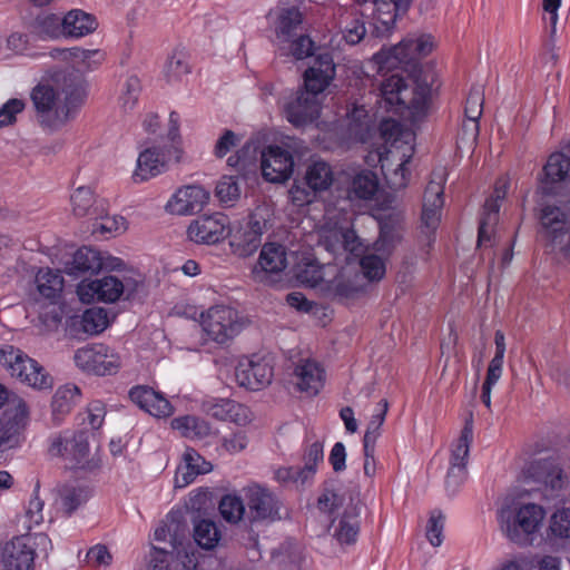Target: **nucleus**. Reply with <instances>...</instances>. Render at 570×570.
I'll return each mask as SVG.
<instances>
[{"instance_id":"1","label":"nucleus","mask_w":570,"mask_h":570,"mask_svg":"<svg viewBox=\"0 0 570 570\" xmlns=\"http://www.w3.org/2000/svg\"><path fill=\"white\" fill-rule=\"evenodd\" d=\"M399 239L396 228L387 222L380 223V236L371 253L350 226L325 228L321 234V246L334 256L336 265L345 262L333 277L334 294L348 298L364 288V278L380 281L385 275V259Z\"/></svg>"},{"instance_id":"2","label":"nucleus","mask_w":570,"mask_h":570,"mask_svg":"<svg viewBox=\"0 0 570 570\" xmlns=\"http://www.w3.org/2000/svg\"><path fill=\"white\" fill-rule=\"evenodd\" d=\"M426 40L423 37L402 40L396 46L383 48L373 56L380 73L401 69L407 72L411 88L404 78L393 73L381 85L382 98L390 107L406 105L424 106L428 101V83L421 60L425 55Z\"/></svg>"},{"instance_id":"3","label":"nucleus","mask_w":570,"mask_h":570,"mask_svg":"<svg viewBox=\"0 0 570 570\" xmlns=\"http://www.w3.org/2000/svg\"><path fill=\"white\" fill-rule=\"evenodd\" d=\"M85 89L79 80L59 78L52 85L39 83L31 91V100L40 126L50 132L67 126L78 114L85 100Z\"/></svg>"},{"instance_id":"4","label":"nucleus","mask_w":570,"mask_h":570,"mask_svg":"<svg viewBox=\"0 0 570 570\" xmlns=\"http://www.w3.org/2000/svg\"><path fill=\"white\" fill-rule=\"evenodd\" d=\"M336 68L330 53H320L304 72L305 90L284 105L286 119L295 127L314 122L321 112L318 95L322 94L335 78Z\"/></svg>"},{"instance_id":"5","label":"nucleus","mask_w":570,"mask_h":570,"mask_svg":"<svg viewBox=\"0 0 570 570\" xmlns=\"http://www.w3.org/2000/svg\"><path fill=\"white\" fill-rule=\"evenodd\" d=\"M380 135L383 142L376 154L382 173L391 188H403L409 180L406 165L414 154V132L396 120L384 119L380 124Z\"/></svg>"},{"instance_id":"6","label":"nucleus","mask_w":570,"mask_h":570,"mask_svg":"<svg viewBox=\"0 0 570 570\" xmlns=\"http://www.w3.org/2000/svg\"><path fill=\"white\" fill-rule=\"evenodd\" d=\"M180 117L176 111L169 114L167 139L169 144L151 146L141 150L132 173L135 183H144L165 173L171 163L180 161L183 149L179 135Z\"/></svg>"},{"instance_id":"7","label":"nucleus","mask_w":570,"mask_h":570,"mask_svg":"<svg viewBox=\"0 0 570 570\" xmlns=\"http://www.w3.org/2000/svg\"><path fill=\"white\" fill-rule=\"evenodd\" d=\"M546 517L542 505L507 500L498 511V522L505 537L518 544L527 543L541 528Z\"/></svg>"},{"instance_id":"8","label":"nucleus","mask_w":570,"mask_h":570,"mask_svg":"<svg viewBox=\"0 0 570 570\" xmlns=\"http://www.w3.org/2000/svg\"><path fill=\"white\" fill-rule=\"evenodd\" d=\"M302 19V12L294 6L279 9L274 40L279 56L303 60L314 55V41L308 36L298 32Z\"/></svg>"},{"instance_id":"9","label":"nucleus","mask_w":570,"mask_h":570,"mask_svg":"<svg viewBox=\"0 0 570 570\" xmlns=\"http://www.w3.org/2000/svg\"><path fill=\"white\" fill-rule=\"evenodd\" d=\"M0 366L11 379L33 390L45 391L53 386V377L48 371L14 345H0Z\"/></svg>"},{"instance_id":"10","label":"nucleus","mask_w":570,"mask_h":570,"mask_svg":"<svg viewBox=\"0 0 570 570\" xmlns=\"http://www.w3.org/2000/svg\"><path fill=\"white\" fill-rule=\"evenodd\" d=\"M199 324L207 340L218 345H227L245 327V322L232 306L216 304L203 311Z\"/></svg>"},{"instance_id":"11","label":"nucleus","mask_w":570,"mask_h":570,"mask_svg":"<svg viewBox=\"0 0 570 570\" xmlns=\"http://www.w3.org/2000/svg\"><path fill=\"white\" fill-rule=\"evenodd\" d=\"M540 234L552 252L570 262V235L567 214L557 206L546 205L539 215Z\"/></svg>"},{"instance_id":"12","label":"nucleus","mask_w":570,"mask_h":570,"mask_svg":"<svg viewBox=\"0 0 570 570\" xmlns=\"http://www.w3.org/2000/svg\"><path fill=\"white\" fill-rule=\"evenodd\" d=\"M266 229V220L257 213L247 218L229 223L227 235L229 236V246L238 257H248L253 255L262 244V236Z\"/></svg>"},{"instance_id":"13","label":"nucleus","mask_w":570,"mask_h":570,"mask_svg":"<svg viewBox=\"0 0 570 570\" xmlns=\"http://www.w3.org/2000/svg\"><path fill=\"white\" fill-rule=\"evenodd\" d=\"M48 454L62 458L72 468H85L89 455V443L83 431H62L48 439Z\"/></svg>"},{"instance_id":"14","label":"nucleus","mask_w":570,"mask_h":570,"mask_svg":"<svg viewBox=\"0 0 570 570\" xmlns=\"http://www.w3.org/2000/svg\"><path fill=\"white\" fill-rule=\"evenodd\" d=\"M472 440V425L465 424L460 436L452 444L450 466L445 478V491L450 497L456 495L468 479L466 463Z\"/></svg>"},{"instance_id":"15","label":"nucleus","mask_w":570,"mask_h":570,"mask_svg":"<svg viewBox=\"0 0 570 570\" xmlns=\"http://www.w3.org/2000/svg\"><path fill=\"white\" fill-rule=\"evenodd\" d=\"M73 361L81 371L96 375H111L120 367V356L105 344H90L78 348Z\"/></svg>"},{"instance_id":"16","label":"nucleus","mask_w":570,"mask_h":570,"mask_svg":"<svg viewBox=\"0 0 570 570\" xmlns=\"http://www.w3.org/2000/svg\"><path fill=\"white\" fill-rule=\"evenodd\" d=\"M509 187V177L502 176L498 178L493 194L485 200L479 226V247H491L495 244L494 229L499 219L500 202L505 197Z\"/></svg>"},{"instance_id":"17","label":"nucleus","mask_w":570,"mask_h":570,"mask_svg":"<svg viewBox=\"0 0 570 570\" xmlns=\"http://www.w3.org/2000/svg\"><path fill=\"white\" fill-rule=\"evenodd\" d=\"M288 266L285 246L277 243L263 245L258 261L253 268V277L263 284H274Z\"/></svg>"},{"instance_id":"18","label":"nucleus","mask_w":570,"mask_h":570,"mask_svg":"<svg viewBox=\"0 0 570 570\" xmlns=\"http://www.w3.org/2000/svg\"><path fill=\"white\" fill-rule=\"evenodd\" d=\"M37 292L49 302L50 311L41 316L47 325H58L61 321V311L58 301L63 289V276L60 271L40 268L35 278Z\"/></svg>"},{"instance_id":"19","label":"nucleus","mask_w":570,"mask_h":570,"mask_svg":"<svg viewBox=\"0 0 570 570\" xmlns=\"http://www.w3.org/2000/svg\"><path fill=\"white\" fill-rule=\"evenodd\" d=\"M235 379L239 386L258 391L272 382L271 361L258 355L242 357L235 368Z\"/></svg>"},{"instance_id":"20","label":"nucleus","mask_w":570,"mask_h":570,"mask_svg":"<svg viewBox=\"0 0 570 570\" xmlns=\"http://www.w3.org/2000/svg\"><path fill=\"white\" fill-rule=\"evenodd\" d=\"M229 219L222 213L203 215L190 222L187 237L195 244L215 245L225 239Z\"/></svg>"},{"instance_id":"21","label":"nucleus","mask_w":570,"mask_h":570,"mask_svg":"<svg viewBox=\"0 0 570 570\" xmlns=\"http://www.w3.org/2000/svg\"><path fill=\"white\" fill-rule=\"evenodd\" d=\"M35 543L31 535H20L8 542H0V564L6 570H32Z\"/></svg>"},{"instance_id":"22","label":"nucleus","mask_w":570,"mask_h":570,"mask_svg":"<svg viewBox=\"0 0 570 570\" xmlns=\"http://www.w3.org/2000/svg\"><path fill=\"white\" fill-rule=\"evenodd\" d=\"M209 197V191L200 185L181 186L170 196L165 210L178 216L194 215L203 210Z\"/></svg>"},{"instance_id":"23","label":"nucleus","mask_w":570,"mask_h":570,"mask_svg":"<svg viewBox=\"0 0 570 570\" xmlns=\"http://www.w3.org/2000/svg\"><path fill=\"white\" fill-rule=\"evenodd\" d=\"M124 292L125 284L116 276L83 279L77 285V295L83 303H91L95 301L115 303L121 297Z\"/></svg>"},{"instance_id":"24","label":"nucleus","mask_w":570,"mask_h":570,"mask_svg":"<svg viewBox=\"0 0 570 570\" xmlns=\"http://www.w3.org/2000/svg\"><path fill=\"white\" fill-rule=\"evenodd\" d=\"M263 177L271 183H284L293 174L294 158L279 146H268L261 153Z\"/></svg>"},{"instance_id":"25","label":"nucleus","mask_w":570,"mask_h":570,"mask_svg":"<svg viewBox=\"0 0 570 570\" xmlns=\"http://www.w3.org/2000/svg\"><path fill=\"white\" fill-rule=\"evenodd\" d=\"M125 262L108 253L99 252L91 247H81L72 258V268L81 273L97 274L99 272L122 271Z\"/></svg>"},{"instance_id":"26","label":"nucleus","mask_w":570,"mask_h":570,"mask_svg":"<svg viewBox=\"0 0 570 570\" xmlns=\"http://www.w3.org/2000/svg\"><path fill=\"white\" fill-rule=\"evenodd\" d=\"M246 500L250 521H274L279 519L281 503L276 495L259 485L247 489Z\"/></svg>"},{"instance_id":"27","label":"nucleus","mask_w":570,"mask_h":570,"mask_svg":"<svg viewBox=\"0 0 570 570\" xmlns=\"http://www.w3.org/2000/svg\"><path fill=\"white\" fill-rule=\"evenodd\" d=\"M326 373L315 360H301L294 367L293 382L296 389L307 396L317 395L324 387Z\"/></svg>"},{"instance_id":"28","label":"nucleus","mask_w":570,"mask_h":570,"mask_svg":"<svg viewBox=\"0 0 570 570\" xmlns=\"http://www.w3.org/2000/svg\"><path fill=\"white\" fill-rule=\"evenodd\" d=\"M380 183L376 174L371 170H361L354 174L346 187V197L352 204L368 205L376 199Z\"/></svg>"},{"instance_id":"29","label":"nucleus","mask_w":570,"mask_h":570,"mask_svg":"<svg viewBox=\"0 0 570 570\" xmlns=\"http://www.w3.org/2000/svg\"><path fill=\"white\" fill-rule=\"evenodd\" d=\"M129 397L141 410L158 419L167 417L174 412L170 402L161 393L146 385L131 387Z\"/></svg>"},{"instance_id":"30","label":"nucleus","mask_w":570,"mask_h":570,"mask_svg":"<svg viewBox=\"0 0 570 570\" xmlns=\"http://www.w3.org/2000/svg\"><path fill=\"white\" fill-rule=\"evenodd\" d=\"M50 56L66 62H71L78 70L87 71L97 68L105 59V53L99 49H83L80 47L56 48Z\"/></svg>"},{"instance_id":"31","label":"nucleus","mask_w":570,"mask_h":570,"mask_svg":"<svg viewBox=\"0 0 570 570\" xmlns=\"http://www.w3.org/2000/svg\"><path fill=\"white\" fill-rule=\"evenodd\" d=\"M449 169L448 164H441L434 167L430 175V230L439 226L442 219V209L444 206V187L448 180Z\"/></svg>"},{"instance_id":"32","label":"nucleus","mask_w":570,"mask_h":570,"mask_svg":"<svg viewBox=\"0 0 570 570\" xmlns=\"http://www.w3.org/2000/svg\"><path fill=\"white\" fill-rule=\"evenodd\" d=\"M570 173V158L563 153H553L543 167L541 189L546 195L557 194V185L566 181Z\"/></svg>"},{"instance_id":"33","label":"nucleus","mask_w":570,"mask_h":570,"mask_svg":"<svg viewBox=\"0 0 570 570\" xmlns=\"http://www.w3.org/2000/svg\"><path fill=\"white\" fill-rule=\"evenodd\" d=\"M213 470L210 462L206 461L193 449H187L183 456V463L177 468L175 482L177 487L184 488L194 482L197 475L208 473Z\"/></svg>"},{"instance_id":"34","label":"nucleus","mask_w":570,"mask_h":570,"mask_svg":"<svg viewBox=\"0 0 570 570\" xmlns=\"http://www.w3.org/2000/svg\"><path fill=\"white\" fill-rule=\"evenodd\" d=\"M411 0H372L375 29L383 35L390 32L400 12H404Z\"/></svg>"},{"instance_id":"35","label":"nucleus","mask_w":570,"mask_h":570,"mask_svg":"<svg viewBox=\"0 0 570 570\" xmlns=\"http://www.w3.org/2000/svg\"><path fill=\"white\" fill-rule=\"evenodd\" d=\"M332 269L333 266L330 264L322 266L313 259H306L296 266L295 277L304 286L313 288L320 286L334 292L331 287L333 278L330 281L325 279V276L330 274Z\"/></svg>"},{"instance_id":"36","label":"nucleus","mask_w":570,"mask_h":570,"mask_svg":"<svg viewBox=\"0 0 570 570\" xmlns=\"http://www.w3.org/2000/svg\"><path fill=\"white\" fill-rule=\"evenodd\" d=\"M65 38L79 39L98 28L95 16L81 9H72L63 16Z\"/></svg>"},{"instance_id":"37","label":"nucleus","mask_w":570,"mask_h":570,"mask_svg":"<svg viewBox=\"0 0 570 570\" xmlns=\"http://www.w3.org/2000/svg\"><path fill=\"white\" fill-rule=\"evenodd\" d=\"M304 180L314 193L327 190L334 181L332 166L322 159L311 160L306 167Z\"/></svg>"},{"instance_id":"38","label":"nucleus","mask_w":570,"mask_h":570,"mask_svg":"<svg viewBox=\"0 0 570 570\" xmlns=\"http://www.w3.org/2000/svg\"><path fill=\"white\" fill-rule=\"evenodd\" d=\"M80 389L71 383L59 386L51 401L52 419L56 423H60L62 417L67 415L72 407L80 401Z\"/></svg>"},{"instance_id":"39","label":"nucleus","mask_w":570,"mask_h":570,"mask_svg":"<svg viewBox=\"0 0 570 570\" xmlns=\"http://www.w3.org/2000/svg\"><path fill=\"white\" fill-rule=\"evenodd\" d=\"M171 426L188 439L202 440L212 432L210 425L205 420L194 415L176 417L171 421Z\"/></svg>"},{"instance_id":"40","label":"nucleus","mask_w":570,"mask_h":570,"mask_svg":"<svg viewBox=\"0 0 570 570\" xmlns=\"http://www.w3.org/2000/svg\"><path fill=\"white\" fill-rule=\"evenodd\" d=\"M80 328L88 335H97L105 331L109 324L108 313L102 307L86 309L80 316Z\"/></svg>"},{"instance_id":"41","label":"nucleus","mask_w":570,"mask_h":570,"mask_svg":"<svg viewBox=\"0 0 570 570\" xmlns=\"http://www.w3.org/2000/svg\"><path fill=\"white\" fill-rule=\"evenodd\" d=\"M194 538L199 547L210 550L218 544L220 533L215 522L203 519L195 524Z\"/></svg>"},{"instance_id":"42","label":"nucleus","mask_w":570,"mask_h":570,"mask_svg":"<svg viewBox=\"0 0 570 570\" xmlns=\"http://www.w3.org/2000/svg\"><path fill=\"white\" fill-rule=\"evenodd\" d=\"M10 429L14 432L23 429L29 420V407L23 399L12 395L9 406L4 410Z\"/></svg>"},{"instance_id":"43","label":"nucleus","mask_w":570,"mask_h":570,"mask_svg":"<svg viewBox=\"0 0 570 570\" xmlns=\"http://www.w3.org/2000/svg\"><path fill=\"white\" fill-rule=\"evenodd\" d=\"M324 462V445L321 441H313L307 444L304 453V466H302L303 478L309 482L313 480L318 465Z\"/></svg>"},{"instance_id":"44","label":"nucleus","mask_w":570,"mask_h":570,"mask_svg":"<svg viewBox=\"0 0 570 570\" xmlns=\"http://www.w3.org/2000/svg\"><path fill=\"white\" fill-rule=\"evenodd\" d=\"M387 412V402L381 401L372 414V417L367 424L366 432L363 439V448H366L367 451H371L372 446H375L376 440L380 436V430L385 421Z\"/></svg>"},{"instance_id":"45","label":"nucleus","mask_w":570,"mask_h":570,"mask_svg":"<svg viewBox=\"0 0 570 570\" xmlns=\"http://www.w3.org/2000/svg\"><path fill=\"white\" fill-rule=\"evenodd\" d=\"M548 535L554 539H570V508L557 509L550 515Z\"/></svg>"},{"instance_id":"46","label":"nucleus","mask_w":570,"mask_h":570,"mask_svg":"<svg viewBox=\"0 0 570 570\" xmlns=\"http://www.w3.org/2000/svg\"><path fill=\"white\" fill-rule=\"evenodd\" d=\"M141 92V82L138 77L129 76L120 88L118 98L119 107L125 111H130L137 105Z\"/></svg>"},{"instance_id":"47","label":"nucleus","mask_w":570,"mask_h":570,"mask_svg":"<svg viewBox=\"0 0 570 570\" xmlns=\"http://www.w3.org/2000/svg\"><path fill=\"white\" fill-rule=\"evenodd\" d=\"M219 512L227 522L237 523L245 514V504L239 497L227 494L219 502Z\"/></svg>"},{"instance_id":"48","label":"nucleus","mask_w":570,"mask_h":570,"mask_svg":"<svg viewBox=\"0 0 570 570\" xmlns=\"http://www.w3.org/2000/svg\"><path fill=\"white\" fill-rule=\"evenodd\" d=\"M127 220L119 215H107L101 217L99 222L94 225V233H99L105 237H115L127 230Z\"/></svg>"},{"instance_id":"49","label":"nucleus","mask_w":570,"mask_h":570,"mask_svg":"<svg viewBox=\"0 0 570 570\" xmlns=\"http://www.w3.org/2000/svg\"><path fill=\"white\" fill-rule=\"evenodd\" d=\"M480 131L479 121L463 118L456 137V149L473 148Z\"/></svg>"},{"instance_id":"50","label":"nucleus","mask_w":570,"mask_h":570,"mask_svg":"<svg viewBox=\"0 0 570 570\" xmlns=\"http://www.w3.org/2000/svg\"><path fill=\"white\" fill-rule=\"evenodd\" d=\"M39 32L50 39L65 37L63 18L57 14L47 13L38 18Z\"/></svg>"},{"instance_id":"51","label":"nucleus","mask_w":570,"mask_h":570,"mask_svg":"<svg viewBox=\"0 0 570 570\" xmlns=\"http://www.w3.org/2000/svg\"><path fill=\"white\" fill-rule=\"evenodd\" d=\"M216 196L226 206L232 205L240 196V189L233 176H224L216 186Z\"/></svg>"},{"instance_id":"52","label":"nucleus","mask_w":570,"mask_h":570,"mask_svg":"<svg viewBox=\"0 0 570 570\" xmlns=\"http://www.w3.org/2000/svg\"><path fill=\"white\" fill-rule=\"evenodd\" d=\"M358 533V522L356 518L343 517L338 523L334 525V537L341 543L355 542Z\"/></svg>"},{"instance_id":"53","label":"nucleus","mask_w":570,"mask_h":570,"mask_svg":"<svg viewBox=\"0 0 570 570\" xmlns=\"http://www.w3.org/2000/svg\"><path fill=\"white\" fill-rule=\"evenodd\" d=\"M94 204V193L89 187L81 186L71 195V205L75 215L85 216Z\"/></svg>"},{"instance_id":"54","label":"nucleus","mask_w":570,"mask_h":570,"mask_svg":"<svg viewBox=\"0 0 570 570\" xmlns=\"http://www.w3.org/2000/svg\"><path fill=\"white\" fill-rule=\"evenodd\" d=\"M257 158V147L254 142H247L235 155L227 159V165L239 169H246L255 163Z\"/></svg>"},{"instance_id":"55","label":"nucleus","mask_w":570,"mask_h":570,"mask_svg":"<svg viewBox=\"0 0 570 570\" xmlns=\"http://www.w3.org/2000/svg\"><path fill=\"white\" fill-rule=\"evenodd\" d=\"M274 479L284 484H293L297 488L304 487L309 481L303 478L302 469L297 466H281L274 471Z\"/></svg>"},{"instance_id":"56","label":"nucleus","mask_w":570,"mask_h":570,"mask_svg":"<svg viewBox=\"0 0 570 570\" xmlns=\"http://www.w3.org/2000/svg\"><path fill=\"white\" fill-rule=\"evenodd\" d=\"M38 487L35 489L32 497L28 502V507L24 513L26 527L31 529L32 527L39 525L43 521V501L38 495Z\"/></svg>"},{"instance_id":"57","label":"nucleus","mask_w":570,"mask_h":570,"mask_svg":"<svg viewBox=\"0 0 570 570\" xmlns=\"http://www.w3.org/2000/svg\"><path fill=\"white\" fill-rule=\"evenodd\" d=\"M484 97L480 88H473L465 102L464 118L479 121L483 112Z\"/></svg>"},{"instance_id":"58","label":"nucleus","mask_w":570,"mask_h":570,"mask_svg":"<svg viewBox=\"0 0 570 570\" xmlns=\"http://www.w3.org/2000/svg\"><path fill=\"white\" fill-rule=\"evenodd\" d=\"M26 104L22 99L12 98L0 108V128L16 122L17 116L23 111Z\"/></svg>"},{"instance_id":"59","label":"nucleus","mask_w":570,"mask_h":570,"mask_svg":"<svg viewBox=\"0 0 570 570\" xmlns=\"http://www.w3.org/2000/svg\"><path fill=\"white\" fill-rule=\"evenodd\" d=\"M86 562L94 568H107L112 562V556L106 546L96 544L87 551Z\"/></svg>"},{"instance_id":"60","label":"nucleus","mask_w":570,"mask_h":570,"mask_svg":"<svg viewBox=\"0 0 570 570\" xmlns=\"http://www.w3.org/2000/svg\"><path fill=\"white\" fill-rule=\"evenodd\" d=\"M445 517L439 510L430 512V546L440 547L444 541Z\"/></svg>"},{"instance_id":"61","label":"nucleus","mask_w":570,"mask_h":570,"mask_svg":"<svg viewBox=\"0 0 570 570\" xmlns=\"http://www.w3.org/2000/svg\"><path fill=\"white\" fill-rule=\"evenodd\" d=\"M85 500L86 495L81 489L66 487L60 491V504L69 514L85 502Z\"/></svg>"},{"instance_id":"62","label":"nucleus","mask_w":570,"mask_h":570,"mask_svg":"<svg viewBox=\"0 0 570 570\" xmlns=\"http://www.w3.org/2000/svg\"><path fill=\"white\" fill-rule=\"evenodd\" d=\"M225 407H227L225 421H229L238 425H245L252 421V412L246 405L230 400L229 403H225Z\"/></svg>"},{"instance_id":"63","label":"nucleus","mask_w":570,"mask_h":570,"mask_svg":"<svg viewBox=\"0 0 570 570\" xmlns=\"http://www.w3.org/2000/svg\"><path fill=\"white\" fill-rule=\"evenodd\" d=\"M189 72V67L181 53H174L165 66V75L169 81L176 80Z\"/></svg>"},{"instance_id":"64","label":"nucleus","mask_w":570,"mask_h":570,"mask_svg":"<svg viewBox=\"0 0 570 570\" xmlns=\"http://www.w3.org/2000/svg\"><path fill=\"white\" fill-rule=\"evenodd\" d=\"M173 556V550L169 552L165 549L153 547L149 556L148 570H168L169 560Z\"/></svg>"}]
</instances>
